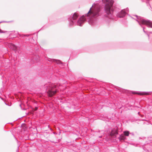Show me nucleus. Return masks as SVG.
<instances>
[{
	"label": "nucleus",
	"instance_id": "obj_17",
	"mask_svg": "<svg viewBox=\"0 0 152 152\" xmlns=\"http://www.w3.org/2000/svg\"><path fill=\"white\" fill-rule=\"evenodd\" d=\"M129 135H130V136H134V133L133 132H131V133L130 132Z\"/></svg>",
	"mask_w": 152,
	"mask_h": 152
},
{
	"label": "nucleus",
	"instance_id": "obj_9",
	"mask_svg": "<svg viewBox=\"0 0 152 152\" xmlns=\"http://www.w3.org/2000/svg\"><path fill=\"white\" fill-rule=\"evenodd\" d=\"M8 47L12 49V50H16L17 49V47L16 46H15L14 45L12 44V43H9L8 45Z\"/></svg>",
	"mask_w": 152,
	"mask_h": 152
},
{
	"label": "nucleus",
	"instance_id": "obj_10",
	"mask_svg": "<svg viewBox=\"0 0 152 152\" xmlns=\"http://www.w3.org/2000/svg\"><path fill=\"white\" fill-rule=\"evenodd\" d=\"M130 134V132L127 130L124 131V141L126 139V138L125 136H128Z\"/></svg>",
	"mask_w": 152,
	"mask_h": 152
},
{
	"label": "nucleus",
	"instance_id": "obj_22",
	"mask_svg": "<svg viewBox=\"0 0 152 152\" xmlns=\"http://www.w3.org/2000/svg\"><path fill=\"white\" fill-rule=\"evenodd\" d=\"M138 114L139 115H140V112H139L138 113Z\"/></svg>",
	"mask_w": 152,
	"mask_h": 152
},
{
	"label": "nucleus",
	"instance_id": "obj_23",
	"mask_svg": "<svg viewBox=\"0 0 152 152\" xmlns=\"http://www.w3.org/2000/svg\"><path fill=\"white\" fill-rule=\"evenodd\" d=\"M37 107H35V110H37Z\"/></svg>",
	"mask_w": 152,
	"mask_h": 152
},
{
	"label": "nucleus",
	"instance_id": "obj_14",
	"mask_svg": "<svg viewBox=\"0 0 152 152\" xmlns=\"http://www.w3.org/2000/svg\"><path fill=\"white\" fill-rule=\"evenodd\" d=\"M119 138L120 140H124V136L121 135Z\"/></svg>",
	"mask_w": 152,
	"mask_h": 152
},
{
	"label": "nucleus",
	"instance_id": "obj_24",
	"mask_svg": "<svg viewBox=\"0 0 152 152\" xmlns=\"http://www.w3.org/2000/svg\"><path fill=\"white\" fill-rule=\"evenodd\" d=\"M131 18L133 19H134V18H133L132 17H131Z\"/></svg>",
	"mask_w": 152,
	"mask_h": 152
},
{
	"label": "nucleus",
	"instance_id": "obj_11",
	"mask_svg": "<svg viewBox=\"0 0 152 152\" xmlns=\"http://www.w3.org/2000/svg\"><path fill=\"white\" fill-rule=\"evenodd\" d=\"M78 17V15L76 12L72 16V19L74 20H76Z\"/></svg>",
	"mask_w": 152,
	"mask_h": 152
},
{
	"label": "nucleus",
	"instance_id": "obj_16",
	"mask_svg": "<svg viewBox=\"0 0 152 152\" xmlns=\"http://www.w3.org/2000/svg\"><path fill=\"white\" fill-rule=\"evenodd\" d=\"M124 93H129V92H130V91H129L128 90H125V89H124Z\"/></svg>",
	"mask_w": 152,
	"mask_h": 152
},
{
	"label": "nucleus",
	"instance_id": "obj_7",
	"mask_svg": "<svg viewBox=\"0 0 152 152\" xmlns=\"http://www.w3.org/2000/svg\"><path fill=\"white\" fill-rule=\"evenodd\" d=\"M86 19L84 16H82L79 19L78 21V25L80 26H81V24Z\"/></svg>",
	"mask_w": 152,
	"mask_h": 152
},
{
	"label": "nucleus",
	"instance_id": "obj_6",
	"mask_svg": "<svg viewBox=\"0 0 152 152\" xmlns=\"http://www.w3.org/2000/svg\"><path fill=\"white\" fill-rule=\"evenodd\" d=\"M132 94H137L140 95H149L150 94V93L152 92V91L146 92V91H132L131 92Z\"/></svg>",
	"mask_w": 152,
	"mask_h": 152
},
{
	"label": "nucleus",
	"instance_id": "obj_2",
	"mask_svg": "<svg viewBox=\"0 0 152 152\" xmlns=\"http://www.w3.org/2000/svg\"><path fill=\"white\" fill-rule=\"evenodd\" d=\"M99 7L98 5H93L86 15L90 18L96 15L99 12Z\"/></svg>",
	"mask_w": 152,
	"mask_h": 152
},
{
	"label": "nucleus",
	"instance_id": "obj_18",
	"mask_svg": "<svg viewBox=\"0 0 152 152\" xmlns=\"http://www.w3.org/2000/svg\"><path fill=\"white\" fill-rule=\"evenodd\" d=\"M141 27H142V28H143V32L145 33H146V32L145 31V30H144V27L142 26H141Z\"/></svg>",
	"mask_w": 152,
	"mask_h": 152
},
{
	"label": "nucleus",
	"instance_id": "obj_1",
	"mask_svg": "<svg viewBox=\"0 0 152 152\" xmlns=\"http://www.w3.org/2000/svg\"><path fill=\"white\" fill-rule=\"evenodd\" d=\"M136 17L134 20L136 21L140 26L142 25H146L149 27L152 28V22L149 20H146L143 17L138 16L137 15H133Z\"/></svg>",
	"mask_w": 152,
	"mask_h": 152
},
{
	"label": "nucleus",
	"instance_id": "obj_3",
	"mask_svg": "<svg viewBox=\"0 0 152 152\" xmlns=\"http://www.w3.org/2000/svg\"><path fill=\"white\" fill-rule=\"evenodd\" d=\"M104 2H106L105 10L107 14H109L111 7L112 6L114 1L113 0H103Z\"/></svg>",
	"mask_w": 152,
	"mask_h": 152
},
{
	"label": "nucleus",
	"instance_id": "obj_15",
	"mask_svg": "<svg viewBox=\"0 0 152 152\" xmlns=\"http://www.w3.org/2000/svg\"><path fill=\"white\" fill-rule=\"evenodd\" d=\"M22 127L23 129H25L26 128V125L25 124H23L22 125Z\"/></svg>",
	"mask_w": 152,
	"mask_h": 152
},
{
	"label": "nucleus",
	"instance_id": "obj_21",
	"mask_svg": "<svg viewBox=\"0 0 152 152\" xmlns=\"http://www.w3.org/2000/svg\"><path fill=\"white\" fill-rule=\"evenodd\" d=\"M0 32L2 33V32H3L0 29Z\"/></svg>",
	"mask_w": 152,
	"mask_h": 152
},
{
	"label": "nucleus",
	"instance_id": "obj_4",
	"mask_svg": "<svg viewBox=\"0 0 152 152\" xmlns=\"http://www.w3.org/2000/svg\"><path fill=\"white\" fill-rule=\"evenodd\" d=\"M56 86H53L49 87L47 91L48 96L49 97H52L57 92L58 90L55 89Z\"/></svg>",
	"mask_w": 152,
	"mask_h": 152
},
{
	"label": "nucleus",
	"instance_id": "obj_12",
	"mask_svg": "<svg viewBox=\"0 0 152 152\" xmlns=\"http://www.w3.org/2000/svg\"><path fill=\"white\" fill-rule=\"evenodd\" d=\"M129 11V9L128 8H126L125 9H124V16L125 15L127 14V12Z\"/></svg>",
	"mask_w": 152,
	"mask_h": 152
},
{
	"label": "nucleus",
	"instance_id": "obj_5",
	"mask_svg": "<svg viewBox=\"0 0 152 152\" xmlns=\"http://www.w3.org/2000/svg\"><path fill=\"white\" fill-rule=\"evenodd\" d=\"M142 152H152V144H149L143 146Z\"/></svg>",
	"mask_w": 152,
	"mask_h": 152
},
{
	"label": "nucleus",
	"instance_id": "obj_20",
	"mask_svg": "<svg viewBox=\"0 0 152 152\" xmlns=\"http://www.w3.org/2000/svg\"><path fill=\"white\" fill-rule=\"evenodd\" d=\"M141 120H142V121H147L145 119H142Z\"/></svg>",
	"mask_w": 152,
	"mask_h": 152
},
{
	"label": "nucleus",
	"instance_id": "obj_8",
	"mask_svg": "<svg viewBox=\"0 0 152 152\" xmlns=\"http://www.w3.org/2000/svg\"><path fill=\"white\" fill-rule=\"evenodd\" d=\"M117 134L118 132L117 131V129H116L112 130L110 135L112 137H114L116 136V135Z\"/></svg>",
	"mask_w": 152,
	"mask_h": 152
},
{
	"label": "nucleus",
	"instance_id": "obj_13",
	"mask_svg": "<svg viewBox=\"0 0 152 152\" xmlns=\"http://www.w3.org/2000/svg\"><path fill=\"white\" fill-rule=\"evenodd\" d=\"M146 3L147 4V6H150V10H151L152 11V8L149 3V1H146Z\"/></svg>",
	"mask_w": 152,
	"mask_h": 152
},
{
	"label": "nucleus",
	"instance_id": "obj_19",
	"mask_svg": "<svg viewBox=\"0 0 152 152\" xmlns=\"http://www.w3.org/2000/svg\"><path fill=\"white\" fill-rule=\"evenodd\" d=\"M140 116L141 117H143L144 116V115H141V114H140Z\"/></svg>",
	"mask_w": 152,
	"mask_h": 152
}]
</instances>
